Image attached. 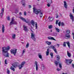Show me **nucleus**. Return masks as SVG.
Wrapping results in <instances>:
<instances>
[{
  "instance_id": "1",
  "label": "nucleus",
  "mask_w": 74,
  "mask_h": 74,
  "mask_svg": "<svg viewBox=\"0 0 74 74\" xmlns=\"http://www.w3.org/2000/svg\"><path fill=\"white\" fill-rule=\"evenodd\" d=\"M10 48V47L8 46L7 47H2V50L3 53H7V55L3 54V56H5L7 58L8 57H9V54L8 52V50H9Z\"/></svg>"
},
{
  "instance_id": "2",
  "label": "nucleus",
  "mask_w": 74,
  "mask_h": 74,
  "mask_svg": "<svg viewBox=\"0 0 74 74\" xmlns=\"http://www.w3.org/2000/svg\"><path fill=\"white\" fill-rule=\"evenodd\" d=\"M26 63V62L25 61L23 62H22V63L21 64V65H19V63L15 62L13 64H12V65L15 68L16 67H19V69L20 70H21L24 66L25 64Z\"/></svg>"
},
{
  "instance_id": "3",
  "label": "nucleus",
  "mask_w": 74,
  "mask_h": 74,
  "mask_svg": "<svg viewBox=\"0 0 74 74\" xmlns=\"http://www.w3.org/2000/svg\"><path fill=\"white\" fill-rule=\"evenodd\" d=\"M33 12L36 15H38L39 13H40V17L41 18L42 16V12H41V10L40 9H36L35 8H33Z\"/></svg>"
},
{
  "instance_id": "4",
  "label": "nucleus",
  "mask_w": 74,
  "mask_h": 74,
  "mask_svg": "<svg viewBox=\"0 0 74 74\" xmlns=\"http://www.w3.org/2000/svg\"><path fill=\"white\" fill-rule=\"evenodd\" d=\"M10 52L12 54H13L14 56H15L17 52V49H16L15 50L11 49L10 50Z\"/></svg>"
},
{
  "instance_id": "5",
  "label": "nucleus",
  "mask_w": 74,
  "mask_h": 74,
  "mask_svg": "<svg viewBox=\"0 0 74 74\" xmlns=\"http://www.w3.org/2000/svg\"><path fill=\"white\" fill-rule=\"evenodd\" d=\"M31 38L33 40V41H35V42H36V38H35V35L33 33H31Z\"/></svg>"
},
{
  "instance_id": "6",
  "label": "nucleus",
  "mask_w": 74,
  "mask_h": 74,
  "mask_svg": "<svg viewBox=\"0 0 74 74\" xmlns=\"http://www.w3.org/2000/svg\"><path fill=\"white\" fill-rule=\"evenodd\" d=\"M49 48H50V49H53V50L54 51L55 53H57V51L56 50V49L55 48V46H53V45H52L51 46H49Z\"/></svg>"
},
{
  "instance_id": "7",
  "label": "nucleus",
  "mask_w": 74,
  "mask_h": 74,
  "mask_svg": "<svg viewBox=\"0 0 74 74\" xmlns=\"http://www.w3.org/2000/svg\"><path fill=\"white\" fill-rule=\"evenodd\" d=\"M66 44H67V45L68 47H69V48H70V42H69V41H68L67 42H64L63 44V46L66 47Z\"/></svg>"
},
{
  "instance_id": "8",
  "label": "nucleus",
  "mask_w": 74,
  "mask_h": 74,
  "mask_svg": "<svg viewBox=\"0 0 74 74\" xmlns=\"http://www.w3.org/2000/svg\"><path fill=\"white\" fill-rule=\"evenodd\" d=\"M73 62L71 60H69L65 59V62L66 64H71V62Z\"/></svg>"
},
{
  "instance_id": "9",
  "label": "nucleus",
  "mask_w": 74,
  "mask_h": 74,
  "mask_svg": "<svg viewBox=\"0 0 74 74\" xmlns=\"http://www.w3.org/2000/svg\"><path fill=\"white\" fill-rule=\"evenodd\" d=\"M23 27L24 30L25 32H28V31H29V30L27 28V26L23 25Z\"/></svg>"
},
{
  "instance_id": "10",
  "label": "nucleus",
  "mask_w": 74,
  "mask_h": 74,
  "mask_svg": "<svg viewBox=\"0 0 74 74\" xmlns=\"http://www.w3.org/2000/svg\"><path fill=\"white\" fill-rule=\"evenodd\" d=\"M19 18L21 19L22 21H23L24 22H25L27 23H29L28 21H26V20L24 18H23L22 17H20Z\"/></svg>"
},
{
  "instance_id": "11",
  "label": "nucleus",
  "mask_w": 74,
  "mask_h": 74,
  "mask_svg": "<svg viewBox=\"0 0 74 74\" xmlns=\"http://www.w3.org/2000/svg\"><path fill=\"white\" fill-rule=\"evenodd\" d=\"M47 38L49 40H54V41H56V40L53 37L49 36L47 37Z\"/></svg>"
},
{
  "instance_id": "12",
  "label": "nucleus",
  "mask_w": 74,
  "mask_h": 74,
  "mask_svg": "<svg viewBox=\"0 0 74 74\" xmlns=\"http://www.w3.org/2000/svg\"><path fill=\"white\" fill-rule=\"evenodd\" d=\"M4 8H2V10L1 11V13H0V15L1 18H2L3 17V13H4Z\"/></svg>"
},
{
  "instance_id": "13",
  "label": "nucleus",
  "mask_w": 74,
  "mask_h": 74,
  "mask_svg": "<svg viewBox=\"0 0 74 74\" xmlns=\"http://www.w3.org/2000/svg\"><path fill=\"white\" fill-rule=\"evenodd\" d=\"M70 16L71 18V19L72 21H74V16L71 13L70 14Z\"/></svg>"
},
{
  "instance_id": "14",
  "label": "nucleus",
  "mask_w": 74,
  "mask_h": 74,
  "mask_svg": "<svg viewBox=\"0 0 74 74\" xmlns=\"http://www.w3.org/2000/svg\"><path fill=\"white\" fill-rule=\"evenodd\" d=\"M65 37L68 38H70V35L69 34H66L65 35Z\"/></svg>"
},
{
  "instance_id": "15",
  "label": "nucleus",
  "mask_w": 74,
  "mask_h": 74,
  "mask_svg": "<svg viewBox=\"0 0 74 74\" xmlns=\"http://www.w3.org/2000/svg\"><path fill=\"white\" fill-rule=\"evenodd\" d=\"M64 7H65L66 8H67V3H66V1H64Z\"/></svg>"
},
{
  "instance_id": "16",
  "label": "nucleus",
  "mask_w": 74,
  "mask_h": 74,
  "mask_svg": "<svg viewBox=\"0 0 74 74\" xmlns=\"http://www.w3.org/2000/svg\"><path fill=\"white\" fill-rule=\"evenodd\" d=\"M31 24L33 26H34V25H35V22H34V21L33 20H31Z\"/></svg>"
},
{
  "instance_id": "17",
  "label": "nucleus",
  "mask_w": 74,
  "mask_h": 74,
  "mask_svg": "<svg viewBox=\"0 0 74 74\" xmlns=\"http://www.w3.org/2000/svg\"><path fill=\"white\" fill-rule=\"evenodd\" d=\"M35 64L36 65V70L37 71L38 70V63L36 61L35 62Z\"/></svg>"
},
{
  "instance_id": "18",
  "label": "nucleus",
  "mask_w": 74,
  "mask_h": 74,
  "mask_svg": "<svg viewBox=\"0 0 74 74\" xmlns=\"http://www.w3.org/2000/svg\"><path fill=\"white\" fill-rule=\"evenodd\" d=\"M2 33H4V31H5V29H5V28L4 27V25H2Z\"/></svg>"
},
{
  "instance_id": "19",
  "label": "nucleus",
  "mask_w": 74,
  "mask_h": 74,
  "mask_svg": "<svg viewBox=\"0 0 74 74\" xmlns=\"http://www.w3.org/2000/svg\"><path fill=\"white\" fill-rule=\"evenodd\" d=\"M21 3L23 4V6H25V5H26V4H25V0H22L21 1Z\"/></svg>"
},
{
  "instance_id": "20",
  "label": "nucleus",
  "mask_w": 74,
  "mask_h": 74,
  "mask_svg": "<svg viewBox=\"0 0 74 74\" xmlns=\"http://www.w3.org/2000/svg\"><path fill=\"white\" fill-rule=\"evenodd\" d=\"M45 42L46 43L47 45H50L52 44L51 42H49L48 41H46Z\"/></svg>"
},
{
  "instance_id": "21",
  "label": "nucleus",
  "mask_w": 74,
  "mask_h": 74,
  "mask_svg": "<svg viewBox=\"0 0 74 74\" xmlns=\"http://www.w3.org/2000/svg\"><path fill=\"white\" fill-rule=\"evenodd\" d=\"M57 60L58 61H59L60 60V57L59 56L57 55Z\"/></svg>"
},
{
  "instance_id": "22",
  "label": "nucleus",
  "mask_w": 74,
  "mask_h": 74,
  "mask_svg": "<svg viewBox=\"0 0 74 74\" xmlns=\"http://www.w3.org/2000/svg\"><path fill=\"white\" fill-rule=\"evenodd\" d=\"M67 54L69 58H70V57H71V53H70L69 52V51H67Z\"/></svg>"
},
{
  "instance_id": "23",
  "label": "nucleus",
  "mask_w": 74,
  "mask_h": 74,
  "mask_svg": "<svg viewBox=\"0 0 74 74\" xmlns=\"http://www.w3.org/2000/svg\"><path fill=\"white\" fill-rule=\"evenodd\" d=\"M49 49H47V52H46V55L47 56L49 55Z\"/></svg>"
},
{
  "instance_id": "24",
  "label": "nucleus",
  "mask_w": 74,
  "mask_h": 74,
  "mask_svg": "<svg viewBox=\"0 0 74 74\" xmlns=\"http://www.w3.org/2000/svg\"><path fill=\"white\" fill-rule=\"evenodd\" d=\"M53 27V25H49L48 26V28L49 29H52Z\"/></svg>"
},
{
  "instance_id": "25",
  "label": "nucleus",
  "mask_w": 74,
  "mask_h": 74,
  "mask_svg": "<svg viewBox=\"0 0 74 74\" xmlns=\"http://www.w3.org/2000/svg\"><path fill=\"white\" fill-rule=\"evenodd\" d=\"M38 55L39 58L40 59H42V56L41 55V53H39Z\"/></svg>"
},
{
  "instance_id": "26",
  "label": "nucleus",
  "mask_w": 74,
  "mask_h": 74,
  "mask_svg": "<svg viewBox=\"0 0 74 74\" xmlns=\"http://www.w3.org/2000/svg\"><path fill=\"white\" fill-rule=\"evenodd\" d=\"M53 21V18L52 17L50 18L49 19L50 22H52Z\"/></svg>"
},
{
  "instance_id": "27",
  "label": "nucleus",
  "mask_w": 74,
  "mask_h": 74,
  "mask_svg": "<svg viewBox=\"0 0 74 74\" xmlns=\"http://www.w3.org/2000/svg\"><path fill=\"white\" fill-rule=\"evenodd\" d=\"M53 1H52V0H49V2H48L47 3H49V4H52L53 3Z\"/></svg>"
},
{
  "instance_id": "28",
  "label": "nucleus",
  "mask_w": 74,
  "mask_h": 74,
  "mask_svg": "<svg viewBox=\"0 0 74 74\" xmlns=\"http://www.w3.org/2000/svg\"><path fill=\"white\" fill-rule=\"evenodd\" d=\"M16 37V35L14 34L12 36V38L13 39H15V37Z\"/></svg>"
},
{
  "instance_id": "29",
  "label": "nucleus",
  "mask_w": 74,
  "mask_h": 74,
  "mask_svg": "<svg viewBox=\"0 0 74 74\" xmlns=\"http://www.w3.org/2000/svg\"><path fill=\"white\" fill-rule=\"evenodd\" d=\"M54 63H55L56 66H58V63H59V62H57V61H56Z\"/></svg>"
},
{
  "instance_id": "30",
  "label": "nucleus",
  "mask_w": 74,
  "mask_h": 74,
  "mask_svg": "<svg viewBox=\"0 0 74 74\" xmlns=\"http://www.w3.org/2000/svg\"><path fill=\"white\" fill-rule=\"evenodd\" d=\"M10 69L13 70V71H15V69H14V68L13 66L11 67Z\"/></svg>"
},
{
  "instance_id": "31",
  "label": "nucleus",
  "mask_w": 74,
  "mask_h": 74,
  "mask_svg": "<svg viewBox=\"0 0 74 74\" xmlns=\"http://www.w3.org/2000/svg\"><path fill=\"white\" fill-rule=\"evenodd\" d=\"M56 31H57V32H58V33H60V30L59 29H58V28H56Z\"/></svg>"
},
{
  "instance_id": "32",
  "label": "nucleus",
  "mask_w": 74,
  "mask_h": 74,
  "mask_svg": "<svg viewBox=\"0 0 74 74\" xmlns=\"http://www.w3.org/2000/svg\"><path fill=\"white\" fill-rule=\"evenodd\" d=\"M58 35V34L57 33H54L53 34V36H55V37H56V36H57V35Z\"/></svg>"
},
{
  "instance_id": "33",
  "label": "nucleus",
  "mask_w": 74,
  "mask_h": 74,
  "mask_svg": "<svg viewBox=\"0 0 74 74\" xmlns=\"http://www.w3.org/2000/svg\"><path fill=\"white\" fill-rule=\"evenodd\" d=\"M66 32L67 34H70V30H67L66 31Z\"/></svg>"
},
{
  "instance_id": "34",
  "label": "nucleus",
  "mask_w": 74,
  "mask_h": 74,
  "mask_svg": "<svg viewBox=\"0 0 74 74\" xmlns=\"http://www.w3.org/2000/svg\"><path fill=\"white\" fill-rule=\"evenodd\" d=\"M29 43L27 42L26 45V48H27L29 47Z\"/></svg>"
},
{
  "instance_id": "35",
  "label": "nucleus",
  "mask_w": 74,
  "mask_h": 74,
  "mask_svg": "<svg viewBox=\"0 0 74 74\" xmlns=\"http://www.w3.org/2000/svg\"><path fill=\"white\" fill-rule=\"evenodd\" d=\"M35 27L36 28V29H37L38 27H37V23L36 22Z\"/></svg>"
},
{
  "instance_id": "36",
  "label": "nucleus",
  "mask_w": 74,
  "mask_h": 74,
  "mask_svg": "<svg viewBox=\"0 0 74 74\" xmlns=\"http://www.w3.org/2000/svg\"><path fill=\"white\" fill-rule=\"evenodd\" d=\"M50 55L51 56V58H53V53L52 52L50 53Z\"/></svg>"
},
{
  "instance_id": "37",
  "label": "nucleus",
  "mask_w": 74,
  "mask_h": 74,
  "mask_svg": "<svg viewBox=\"0 0 74 74\" xmlns=\"http://www.w3.org/2000/svg\"><path fill=\"white\" fill-rule=\"evenodd\" d=\"M61 25L62 26H63L64 25V23L62 22L61 23Z\"/></svg>"
},
{
  "instance_id": "38",
  "label": "nucleus",
  "mask_w": 74,
  "mask_h": 74,
  "mask_svg": "<svg viewBox=\"0 0 74 74\" xmlns=\"http://www.w3.org/2000/svg\"><path fill=\"white\" fill-rule=\"evenodd\" d=\"M47 6H48L49 7H51V4L48 3L47 4Z\"/></svg>"
},
{
  "instance_id": "39",
  "label": "nucleus",
  "mask_w": 74,
  "mask_h": 74,
  "mask_svg": "<svg viewBox=\"0 0 74 74\" xmlns=\"http://www.w3.org/2000/svg\"><path fill=\"white\" fill-rule=\"evenodd\" d=\"M59 67H60V69H62V65L61 64H60V63L59 64Z\"/></svg>"
},
{
  "instance_id": "40",
  "label": "nucleus",
  "mask_w": 74,
  "mask_h": 74,
  "mask_svg": "<svg viewBox=\"0 0 74 74\" xmlns=\"http://www.w3.org/2000/svg\"><path fill=\"white\" fill-rule=\"evenodd\" d=\"M7 73V74H10V71L9 70H8Z\"/></svg>"
},
{
  "instance_id": "41",
  "label": "nucleus",
  "mask_w": 74,
  "mask_h": 74,
  "mask_svg": "<svg viewBox=\"0 0 74 74\" xmlns=\"http://www.w3.org/2000/svg\"><path fill=\"white\" fill-rule=\"evenodd\" d=\"M12 24L14 25V22L11 21L10 23V25H12Z\"/></svg>"
},
{
  "instance_id": "42",
  "label": "nucleus",
  "mask_w": 74,
  "mask_h": 74,
  "mask_svg": "<svg viewBox=\"0 0 74 74\" xmlns=\"http://www.w3.org/2000/svg\"><path fill=\"white\" fill-rule=\"evenodd\" d=\"M17 24V22H13V25H16Z\"/></svg>"
},
{
  "instance_id": "43",
  "label": "nucleus",
  "mask_w": 74,
  "mask_h": 74,
  "mask_svg": "<svg viewBox=\"0 0 74 74\" xmlns=\"http://www.w3.org/2000/svg\"><path fill=\"white\" fill-rule=\"evenodd\" d=\"M61 23V22H59V23H58V26H60V24Z\"/></svg>"
},
{
  "instance_id": "44",
  "label": "nucleus",
  "mask_w": 74,
  "mask_h": 74,
  "mask_svg": "<svg viewBox=\"0 0 74 74\" xmlns=\"http://www.w3.org/2000/svg\"><path fill=\"white\" fill-rule=\"evenodd\" d=\"M7 59H5V64H7Z\"/></svg>"
},
{
  "instance_id": "45",
  "label": "nucleus",
  "mask_w": 74,
  "mask_h": 74,
  "mask_svg": "<svg viewBox=\"0 0 74 74\" xmlns=\"http://www.w3.org/2000/svg\"><path fill=\"white\" fill-rule=\"evenodd\" d=\"M7 19L8 21H9L10 19V16H8Z\"/></svg>"
},
{
  "instance_id": "46",
  "label": "nucleus",
  "mask_w": 74,
  "mask_h": 74,
  "mask_svg": "<svg viewBox=\"0 0 74 74\" xmlns=\"http://www.w3.org/2000/svg\"><path fill=\"white\" fill-rule=\"evenodd\" d=\"M58 23V20H57L56 21V24L57 25Z\"/></svg>"
},
{
  "instance_id": "47",
  "label": "nucleus",
  "mask_w": 74,
  "mask_h": 74,
  "mask_svg": "<svg viewBox=\"0 0 74 74\" xmlns=\"http://www.w3.org/2000/svg\"><path fill=\"white\" fill-rule=\"evenodd\" d=\"M18 11H19L18 10H16V12H15V13H18Z\"/></svg>"
},
{
  "instance_id": "48",
  "label": "nucleus",
  "mask_w": 74,
  "mask_h": 74,
  "mask_svg": "<svg viewBox=\"0 0 74 74\" xmlns=\"http://www.w3.org/2000/svg\"><path fill=\"white\" fill-rule=\"evenodd\" d=\"M24 15H25V16L26 15V12H24Z\"/></svg>"
},
{
  "instance_id": "49",
  "label": "nucleus",
  "mask_w": 74,
  "mask_h": 74,
  "mask_svg": "<svg viewBox=\"0 0 74 74\" xmlns=\"http://www.w3.org/2000/svg\"><path fill=\"white\" fill-rule=\"evenodd\" d=\"M25 51L24 50H23V53H22V54H23L24 53H25Z\"/></svg>"
},
{
  "instance_id": "50",
  "label": "nucleus",
  "mask_w": 74,
  "mask_h": 74,
  "mask_svg": "<svg viewBox=\"0 0 74 74\" xmlns=\"http://www.w3.org/2000/svg\"><path fill=\"white\" fill-rule=\"evenodd\" d=\"M57 70L58 71H60V69L58 68L57 69Z\"/></svg>"
},
{
  "instance_id": "51",
  "label": "nucleus",
  "mask_w": 74,
  "mask_h": 74,
  "mask_svg": "<svg viewBox=\"0 0 74 74\" xmlns=\"http://www.w3.org/2000/svg\"><path fill=\"white\" fill-rule=\"evenodd\" d=\"M14 21V19H13V18H12L11 20V22H13Z\"/></svg>"
},
{
  "instance_id": "52",
  "label": "nucleus",
  "mask_w": 74,
  "mask_h": 74,
  "mask_svg": "<svg viewBox=\"0 0 74 74\" xmlns=\"http://www.w3.org/2000/svg\"><path fill=\"white\" fill-rule=\"evenodd\" d=\"M29 8H31V7H32V6H31V5H29Z\"/></svg>"
},
{
  "instance_id": "53",
  "label": "nucleus",
  "mask_w": 74,
  "mask_h": 74,
  "mask_svg": "<svg viewBox=\"0 0 74 74\" xmlns=\"http://www.w3.org/2000/svg\"><path fill=\"white\" fill-rule=\"evenodd\" d=\"M19 15H22V13L20 12V13L19 14Z\"/></svg>"
},
{
  "instance_id": "54",
  "label": "nucleus",
  "mask_w": 74,
  "mask_h": 74,
  "mask_svg": "<svg viewBox=\"0 0 74 74\" xmlns=\"http://www.w3.org/2000/svg\"><path fill=\"white\" fill-rule=\"evenodd\" d=\"M57 45L58 46V47H59V44H57Z\"/></svg>"
},
{
  "instance_id": "55",
  "label": "nucleus",
  "mask_w": 74,
  "mask_h": 74,
  "mask_svg": "<svg viewBox=\"0 0 74 74\" xmlns=\"http://www.w3.org/2000/svg\"><path fill=\"white\" fill-rule=\"evenodd\" d=\"M72 34L73 36V37H74V33H73Z\"/></svg>"
},
{
  "instance_id": "56",
  "label": "nucleus",
  "mask_w": 74,
  "mask_h": 74,
  "mask_svg": "<svg viewBox=\"0 0 74 74\" xmlns=\"http://www.w3.org/2000/svg\"><path fill=\"white\" fill-rule=\"evenodd\" d=\"M58 17H59V16H57L56 17V18H58Z\"/></svg>"
},
{
  "instance_id": "57",
  "label": "nucleus",
  "mask_w": 74,
  "mask_h": 74,
  "mask_svg": "<svg viewBox=\"0 0 74 74\" xmlns=\"http://www.w3.org/2000/svg\"><path fill=\"white\" fill-rule=\"evenodd\" d=\"M30 30H31V31L32 32H33V30H32V29H31Z\"/></svg>"
},
{
  "instance_id": "58",
  "label": "nucleus",
  "mask_w": 74,
  "mask_h": 74,
  "mask_svg": "<svg viewBox=\"0 0 74 74\" xmlns=\"http://www.w3.org/2000/svg\"><path fill=\"white\" fill-rule=\"evenodd\" d=\"M62 74H67V73H63Z\"/></svg>"
},
{
  "instance_id": "59",
  "label": "nucleus",
  "mask_w": 74,
  "mask_h": 74,
  "mask_svg": "<svg viewBox=\"0 0 74 74\" xmlns=\"http://www.w3.org/2000/svg\"><path fill=\"white\" fill-rule=\"evenodd\" d=\"M50 32H52V29H51V30H50Z\"/></svg>"
},
{
  "instance_id": "60",
  "label": "nucleus",
  "mask_w": 74,
  "mask_h": 74,
  "mask_svg": "<svg viewBox=\"0 0 74 74\" xmlns=\"http://www.w3.org/2000/svg\"><path fill=\"white\" fill-rule=\"evenodd\" d=\"M15 30H17V28H16L15 29Z\"/></svg>"
},
{
  "instance_id": "61",
  "label": "nucleus",
  "mask_w": 74,
  "mask_h": 74,
  "mask_svg": "<svg viewBox=\"0 0 74 74\" xmlns=\"http://www.w3.org/2000/svg\"><path fill=\"white\" fill-rule=\"evenodd\" d=\"M29 25H30V24L28 23Z\"/></svg>"
},
{
  "instance_id": "62",
  "label": "nucleus",
  "mask_w": 74,
  "mask_h": 74,
  "mask_svg": "<svg viewBox=\"0 0 74 74\" xmlns=\"http://www.w3.org/2000/svg\"><path fill=\"white\" fill-rule=\"evenodd\" d=\"M73 39L74 40V36H73Z\"/></svg>"
},
{
  "instance_id": "63",
  "label": "nucleus",
  "mask_w": 74,
  "mask_h": 74,
  "mask_svg": "<svg viewBox=\"0 0 74 74\" xmlns=\"http://www.w3.org/2000/svg\"><path fill=\"white\" fill-rule=\"evenodd\" d=\"M43 67H44V66H43Z\"/></svg>"
},
{
  "instance_id": "64",
  "label": "nucleus",
  "mask_w": 74,
  "mask_h": 74,
  "mask_svg": "<svg viewBox=\"0 0 74 74\" xmlns=\"http://www.w3.org/2000/svg\"><path fill=\"white\" fill-rule=\"evenodd\" d=\"M49 18H50V16H49Z\"/></svg>"
}]
</instances>
